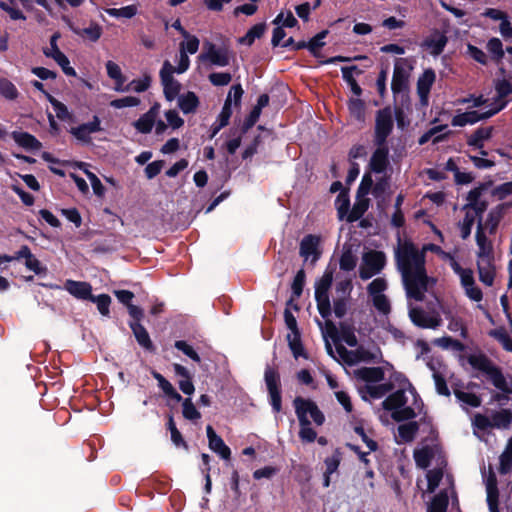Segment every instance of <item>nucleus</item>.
Masks as SVG:
<instances>
[{
    "instance_id": "1",
    "label": "nucleus",
    "mask_w": 512,
    "mask_h": 512,
    "mask_svg": "<svg viewBox=\"0 0 512 512\" xmlns=\"http://www.w3.org/2000/svg\"><path fill=\"white\" fill-rule=\"evenodd\" d=\"M431 251L442 253L441 247L435 244H426L419 250L411 241L399 238L395 249V261L401 274L407 297L422 301L425 293L435 284L433 278L428 277L425 268V253Z\"/></svg>"
},
{
    "instance_id": "2",
    "label": "nucleus",
    "mask_w": 512,
    "mask_h": 512,
    "mask_svg": "<svg viewBox=\"0 0 512 512\" xmlns=\"http://www.w3.org/2000/svg\"><path fill=\"white\" fill-rule=\"evenodd\" d=\"M409 393L416 397L415 390L409 386L408 390L400 389L390 394L382 403L385 410L391 411V416L395 421L410 420L416 417V412L411 406H407Z\"/></svg>"
},
{
    "instance_id": "3",
    "label": "nucleus",
    "mask_w": 512,
    "mask_h": 512,
    "mask_svg": "<svg viewBox=\"0 0 512 512\" xmlns=\"http://www.w3.org/2000/svg\"><path fill=\"white\" fill-rule=\"evenodd\" d=\"M336 352L343 362L346 365L354 366L359 363H371L378 362L382 353L379 347L372 345L370 346H356L354 350H348L343 345L336 346Z\"/></svg>"
},
{
    "instance_id": "4",
    "label": "nucleus",
    "mask_w": 512,
    "mask_h": 512,
    "mask_svg": "<svg viewBox=\"0 0 512 512\" xmlns=\"http://www.w3.org/2000/svg\"><path fill=\"white\" fill-rule=\"evenodd\" d=\"M334 270L327 268L320 279L315 283V300L319 314L327 319L331 315L329 290L333 282Z\"/></svg>"
},
{
    "instance_id": "5",
    "label": "nucleus",
    "mask_w": 512,
    "mask_h": 512,
    "mask_svg": "<svg viewBox=\"0 0 512 512\" xmlns=\"http://www.w3.org/2000/svg\"><path fill=\"white\" fill-rule=\"evenodd\" d=\"M386 262V255L382 251L369 250L364 252L359 267V277L362 280H368L380 274L385 268Z\"/></svg>"
},
{
    "instance_id": "6",
    "label": "nucleus",
    "mask_w": 512,
    "mask_h": 512,
    "mask_svg": "<svg viewBox=\"0 0 512 512\" xmlns=\"http://www.w3.org/2000/svg\"><path fill=\"white\" fill-rule=\"evenodd\" d=\"M388 288L384 277H377L367 286V292L372 299L373 306L382 315L387 316L391 312V303L384 292Z\"/></svg>"
},
{
    "instance_id": "7",
    "label": "nucleus",
    "mask_w": 512,
    "mask_h": 512,
    "mask_svg": "<svg viewBox=\"0 0 512 512\" xmlns=\"http://www.w3.org/2000/svg\"><path fill=\"white\" fill-rule=\"evenodd\" d=\"M492 188L491 182L481 183L474 189L470 190L467 194V203L462 207V211H469L473 214L482 217L483 213L487 209L488 201L486 194Z\"/></svg>"
},
{
    "instance_id": "8",
    "label": "nucleus",
    "mask_w": 512,
    "mask_h": 512,
    "mask_svg": "<svg viewBox=\"0 0 512 512\" xmlns=\"http://www.w3.org/2000/svg\"><path fill=\"white\" fill-rule=\"evenodd\" d=\"M159 113L160 104L154 103L146 113L133 123V126L142 134L150 133L153 127H155V133L161 135L166 131L167 125L162 120L156 121Z\"/></svg>"
},
{
    "instance_id": "9",
    "label": "nucleus",
    "mask_w": 512,
    "mask_h": 512,
    "mask_svg": "<svg viewBox=\"0 0 512 512\" xmlns=\"http://www.w3.org/2000/svg\"><path fill=\"white\" fill-rule=\"evenodd\" d=\"M293 404L299 421H310L309 419H311L318 426L324 423L325 417L315 402L296 397Z\"/></svg>"
},
{
    "instance_id": "10",
    "label": "nucleus",
    "mask_w": 512,
    "mask_h": 512,
    "mask_svg": "<svg viewBox=\"0 0 512 512\" xmlns=\"http://www.w3.org/2000/svg\"><path fill=\"white\" fill-rule=\"evenodd\" d=\"M174 73V66L168 60L164 61L159 76L164 96L169 102L175 100L180 95L181 90V84L173 77Z\"/></svg>"
},
{
    "instance_id": "11",
    "label": "nucleus",
    "mask_w": 512,
    "mask_h": 512,
    "mask_svg": "<svg viewBox=\"0 0 512 512\" xmlns=\"http://www.w3.org/2000/svg\"><path fill=\"white\" fill-rule=\"evenodd\" d=\"M61 35L59 32H55L50 38L49 46L43 48V54L47 58L53 59L62 69L67 76H76L75 69L70 65V61L67 56L60 51L58 47V40Z\"/></svg>"
},
{
    "instance_id": "12",
    "label": "nucleus",
    "mask_w": 512,
    "mask_h": 512,
    "mask_svg": "<svg viewBox=\"0 0 512 512\" xmlns=\"http://www.w3.org/2000/svg\"><path fill=\"white\" fill-rule=\"evenodd\" d=\"M506 106L505 102H502L500 104H497L495 107H491L489 110L480 112V111H467L463 113H459L455 115L452 120L451 124L452 126H459L463 127L466 125H472L477 123L480 120L490 118L491 116L495 115L499 111H501Z\"/></svg>"
},
{
    "instance_id": "13",
    "label": "nucleus",
    "mask_w": 512,
    "mask_h": 512,
    "mask_svg": "<svg viewBox=\"0 0 512 512\" xmlns=\"http://www.w3.org/2000/svg\"><path fill=\"white\" fill-rule=\"evenodd\" d=\"M456 274L460 278V283L464 289L465 295L474 302H481L483 299V293L481 289L476 285L473 271L469 268L458 267L455 264Z\"/></svg>"
},
{
    "instance_id": "14",
    "label": "nucleus",
    "mask_w": 512,
    "mask_h": 512,
    "mask_svg": "<svg viewBox=\"0 0 512 512\" xmlns=\"http://www.w3.org/2000/svg\"><path fill=\"white\" fill-rule=\"evenodd\" d=\"M414 460L419 468L425 469L433 462L437 465H446L441 451L437 446H423L414 451Z\"/></svg>"
},
{
    "instance_id": "15",
    "label": "nucleus",
    "mask_w": 512,
    "mask_h": 512,
    "mask_svg": "<svg viewBox=\"0 0 512 512\" xmlns=\"http://www.w3.org/2000/svg\"><path fill=\"white\" fill-rule=\"evenodd\" d=\"M264 379L269 392L271 406L278 413L282 408L279 374L273 368L267 367Z\"/></svg>"
},
{
    "instance_id": "16",
    "label": "nucleus",
    "mask_w": 512,
    "mask_h": 512,
    "mask_svg": "<svg viewBox=\"0 0 512 512\" xmlns=\"http://www.w3.org/2000/svg\"><path fill=\"white\" fill-rule=\"evenodd\" d=\"M393 129V118L388 108L378 111L375 124V144H386V139Z\"/></svg>"
},
{
    "instance_id": "17",
    "label": "nucleus",
    "mask_w": 512,
    "mask_h": 512,
    "mask_svg": "<svg viewBox=\"0 0 512 512\" xmlns=\"http://www.w3.org/2000/svg\"><path fill=\"white\" fill-rule=\"evenodd\" d=\"M446 465H437L426 474L427 491L433 493L440 485L443 489H451L453 492V479L452 476L444 472Z\"/></svg>"
},
{
    "instance_id": "18",
    "label": "nucleus",
    "mask_w": 512,
    "mask_h": 512,
    "mask_svg": "<svg viewBox=\"0 0 512 512\" xmlns=\"http://www.w3.org/2000/svg\"><path fill=\"white\" fill-rule=\"evenodd\" d=\"M320 243L321 238L317 235L309 234L304 236L300 242V256L305 261L310 260L312 264H315L321 255Z\"/></svg>"
},
{
    "instance_id": "19",
    "label": "nucleus",
    "mask_w": 512,
    "mask_h": 512,
    "mask_svg": "<svg viewBox=\"0 0 512 512\" xmlns=\"http://www.w3.org/2000/svg\"><path fill=\"white\" fill-rule=\"evenodd\" d=\"M507 208V204H499L495 206L489 211L484 222L482 221V217L479 218L477 226H481L484 232L488 233L489 235H494Z\"/></svg>"
},
{
    "instance_id": "20",
    "label": "nucleus",
    "mask_w": 512,
    "mask_h": 512,
    "mask_svg": "<svg viewBox=\"0 0 512 512\" xmlns=\"http://www.w3.org/2000/svg\"><path fill=\"white\" fill-rule=\"evenodd\" d=\"M199 59L219 67H224L229 64V55L227 50L217 48L212 43L205 44V51L200 54Z\"/></svg>"
},
{
    "instance_id": "21",
    "label": "nucleus",
    "mask_w": 512,
    "mask_h": 512,
    "mask_svg": "<svg viewBox=\"0 0 512 512\" xmlns=\"http://www.w3.org/2000/svg\"><path fill=\"white\" fill-rule=\"evenodd\" d=\"M101 131V121L98 116H93L91 122L81 124L70 129V133L84 144L91 143V135Z\"/></svg>"
},
{
    "instance_id": "22",
    "label": "nucleus",
    "mask_w": 512,
    "mask_h": 512,
    "mask_svg": "<svg viewBox=\"0 0 512 512\" xmlns=\"http://www.w3.org/2000/svg\"><path fill=\"white\" fill-rule=\"evenodd\" d=\"M436 80V74L433 69L428 68L419 76L417 80V94L422 106L429 103V94Z\"/></svg>"
},
{
    "instance_id": "23",
    "label": "nucleus",
    "mask_w": 512,
    "mask_h": 512,
    "mask_svg": "<svg viewBox=\"0 0 512 512\" xmlns=\"http://www.w3.org/2000/svg\"><path fill=\"white\" fill-rule=\"evenodd\" d=\"M475 241L477 246V259L495 258L493 242L489 238V234L484 232L481 226L476 227Z\"/></svg>"
},
{
    "instance_id": "24",
    "label": "nucleus",
    "mask_w": 512,
    "mask_h": 512,
    "mask_svg": "<svg viewBox=\"0 0 512 512\" xmlns=\"http://www.w3.org/2000/svg\"><path fill=\"white\" fill-rule=\"evenodd\" d=\"M486 492L490 512H512V508L507 502L499 506L497 481L494 475H491L486 481Z\"/></svg>"
},
{
    "instance_id": "25",
    "label": "nucleus",
    "mask_w": 512,
    "mask_h": 512,
    "mask_svg": "<svg viewBox=\"0 0 512 512\" xmlns=\"http://www.w3.org/2000/svg\"><path fill=\"white\" fill-rule=\"evenodd\" d=\"M409 317L413 324L421 328L436 329L441 324L439 315H430L421 308H411Z\"/></svg>"
},
{
    "instance_id": "26",
    "label": "nucleus",
    "mask_w": 512,
    "mask_h": 512,
    "mask_svg": "<svg viewBox=\"0 0 512 512\" xmlns=\"http://www.w3.org/2000/svg\"><path fill=\"white\" fill-rule=\"evenodd\" d=\"M408 77L409 67L407 65V60L403 58L397 59L394 64L393 78L391 83V88L394 93H399L406 87Z\"/></svg>"
},
{
    "instance_id": "27",
    "label": "nucleus",
    "mask_w": 512,
    "mask_h": 512,
    "mask_svg": "<svg viewBox=\"0 0 512 512\" xmlns=\"http://www.w3.org/2000/svg\"><path fill=\"white\" fill-rule=\"evenodd\" d=\"M477 270L480 281L492 286L496 275L495 258L477 259Z\"/></svg>"
},
{
    "instance_id": "28",
    "label": "nucleus",
    "mask_w": 512,
    "mask_h": 512,
    "mask_svg": "<svg viewBox=\"0 0 512 512\" xmlns=\"http://www.w3.org/2000/svg\"><path fill=\"white\" fill-rule=\"evenodd\" d=\"M206 433L209 442V448L224 460H229L231 456V450L225 444L223 439L216 434L212 426L208 425L206 427Z\"/></svg>"
},
{
    "instance_id": "29",
    "label": "nucleus",
    "mask_w": 512,
    "mask_h": 512,
    "mask_svg": "<svg viewBox=\"0 0 512 512\" xmlns=\"http://www.w3.org/2000/svg\"><path fill=\"white\" fill-rule=\"evenodd\" d=\"M389 149L386 144L377 145V149L371 156L370 168L374 173H383L389 165Z\"/></svg>"
},
{
    "instance_id": "30",
    "label": "nucleus",
    "mask_w": 512,
    "mask_h": 512,
    "mask_svg": "<svg viewBox=\"0 0 512 512\" xmlns=\"http://www.w3.org/2000/svg\"><path fill=\"white\" fill-rule=\"evenodd\" d=\"M64 289L77 299L90 300L92 296V286L88 282L67 280Z\"/></svg>"
},
{
    "instance_id": "31",
    "label": "nucleus",
    "mask_w": 512,
    "mask_h": 512,
    "mask_svg": "<svg viewBox=\"0 0 512 512\" xmlns=\"http://www.w3.org/2000/svg\"><path fill=\"white\" fill-rule=\"evenodd\" d=\"M355 379L365 383H378L384 379V371L381 367H362L354 372Z\"/></svg>"
},
{
    "instance_id": "32",
    "label": "nucleus",
    "mask_w": 512,
    "mask_h": 512,
    "mask_svg": "<svg viewBox=\"0 0 512 512\" xmlns=\"http://www.w3.org/2000/svg\"><path fill=\"white\" fill-rule=\"evenodd\" d=\"M177 105L184 114H193L197 111L200 100L196 93L188 91L177 97Z\"/></svg>"
},
{
    "instance_id": "33",
    "label": "nucleus",
    "mask_w": 512,
    "mask_h": 512,
    "mask_svg": "<svg viewBox=\"0 0 512 512\" xmlns=\"http://www.w3.org/2000/svg\"><path fill=\"white\" fill-rule=\"evenodd\" d=\"M12 138L17 145L27 151H38L42 148L41 142L27 132L14 131Z\"/></svg>"
},
{
    "instance_id": "34",
    "label": "nucleus",
    "mask_w": 512,
    "mask_h": 512,
    "mask_svg": "<svg viewBox=\"0 0 512 512\" xmlns=\"http://www.w3.org/2000/svg\"><path fill=\"white\" fill-rule=\"evenodd\" d=\"M487 377L498 390L512 394V378L503 375L500 369L496 367Z\"/></svg>"
},
{
    "instance_id": "35",
    "label": "nucleus",
    "mask_w": 512,
    "mask_h": 512,
    "mask_svg": "<svg viewBox=\"0 0 512 512\" xmlns=\"http://www.w3.org/2000/svg\"><path fill=\"white\" fill-rule=\"evenodd\" d=\"M495 89L497 92V99L491 104V107H495L497 104L507 101L504 100L506 97L512 94V76H503L498 79L495 83Z\"/></svg>"
},
{
    "instance_id": "36",
    "label": "nucleus",
    "mask_w": 512,
    "mask_h": 512,
    "mask_svg": "<svg viewBox=\"0 0 512 512\" xmlns=\"http://www.w3.org/2000/svg\"><path fill=\"white\" fill-rule=\"evenodd\" d=\"M105 66L108 77L115 83L114 90L116 92L123 93V86L125 84L126 78L123 75L120 66L113 61H107Z\"/></svg>"
},
{
    "instance_id": "37",
    "label": "nucleus",
    "mask_w": 512,
    "mask_h": 512,
    "mask_svg": "<svg viewBox=\"0 0 512 512\" xmlns=\"http://www.w3.org/2000/svg\"><path fill=\"white\" fill-rule=\"evenodd\" d=\"M453 493L454 491L451 492V489H442L431 501L428 512H446L449 495Z\"/></svg>"
},
{
    "instance_id": "38",
    "label": "nucleus",
    "mask_w": 512,
    "mask_h": 512,
    "mask_svg": "<svg viewBox=\"0 0 512 512\" xmlns=\"http://www.w3.org/2000/svg\"><path fill=\"white\" fill-rule=\"evenodd\" d=\"M447 38L442 34H434L424 42V47L430 54L437 56L445 48Z\"/></svg>"
},
{
    "instance_id": "39",
    "label": "nucleus",
    "mask_w": 512,
    "mask_h": 512,
    "mask_svg": "<svg viewBox=\"0 0 512 512\" xmlns=\"http://www.w3.org/2000/svg\"><path fill=\"white\" fill-rule=\"evenodd\" d=\"M152 78L149 74H143L142 77L138 79H133L127 85L124 84L123 92H136L142 93L147 91L151 86Z\"/></svg>"
},
{
    "instance_id": "40",
    "label": "nucleus",
    "mask_w": 512,
    "mask_h": 512,
    "mask_svg": "<svg viewBox=\"0 0 512 512\" xmlns=\"http://www.w3.org/2000/svg\"><path fill=\"white\" fill-rule=\"evenodd\" d=\"M152 376L157 380L158 386L161 388L163 393L175 400L176 402L182 401V396L175 390L173 385L166 380L160 373L153 371Z\"/></svg>"
},
{
    "instance_id": "41",
    "label": "nucleus",
    "mask_w": 512,
    "mask_h": 512,
    "mask_svg": "<svg viewBox=\"0 0 512 512\" xmlns=\"http://www.w3.org/2000/svg\"><path fill=\"white\" fill-rule=\"evenodd\" d=\"M464 217L458 222V229L460 231V237L465 240L467 239L472 231L476 219L479 220V216L469 211H463Z\"/></svg>"
},
{
    "instance_id": "42",
    "label": "nucleus",
    "mask_w": 512,
    "mask_h": 512,
    "mask_svg": "<svg viewBox=\"0 0 512 512\" xmlns=\"http://www.w3.org/2000/svg\"><path fill=\"white\" fill-rule=\"evenodd\" d=\"M492 427L506 429L512 423V412L508 409H501L491 415Z\"/></svg>"
},
{
    "instance_id": "43",
    "label": "nucleus",
    "mask_w": 512,
    "mask_h": 512,
    "mask_svg": "<svg viewBox=\"0 0 512 512\" xmlns=\"http://www.w3.org/2000/svg\"><path fill=\"white\" fill-rule=\"evenodd\" d=\"M130 327L139 345L147 350H151L153 346L146 329L138 322H131Z\"/></svg>"
},
{
    "instance_id": "44",
    "label": "nucleus",
    "mask_w": 512,
    "mask_h": 512,
    "mask_svg": "<svg viewBox=\"0 0 512 512\" xmlns=\"http://www.w3.org/2000/svg\"><path fill=\"white\" fill-rule=\"evenodd\" d=\"M492 135V127L477 129L468 139V145L477 149L483 148V143Z\"/></svg>"
},
{
    "instance_id": "45",
    "label": "nucleus",
    "mask_w": 512,
    "mask_h": 512,
    "mask_svg": "<svg viewBox=\"0 0 512 512\" xmlns=\"http://www.w3.org/2000/svg\"><path fill=\"white\" fill-rule=\"evenodd\" d=\"M46 97L48 99V101L51 103L52 107H53V110L56 114V117L62 121H73V115L72 113L68 110L67 106L65 104H63L62 102L58 101L57 99H55L53 96H51L50 94H46Z\"/></svg>"
},
{
    "instance_id": "46",
    "label": "nucleus",
    "mask_w": 512,
    "mask_h": 512,
    "mask_svg": "<svg viewBox=\"0 0 512 512\" xmlns=\"http://www.w3.org/2000/svg\"><path fill=\"white\" fill-rule=\"evenodd\" d=\"M287 342L288 346L294 356V358L298 359L299 357L307 358V354L305 352V349L303 347L302 341H301V334H287Z\"/></svg>"
},
{
    "instance_id": "47",
    "label": "nucleus",
    "mask_w": 512,
    "mask_h": 512,
    "mask_svg": "<svg viewBox=\"0 0 512 512\" xmlns=\"http://www.w3.org/2000/svg\"><path fill=\"white\" fill-rule=\"evenodd\" d=\"M75 32L84 39H87L91 42H96L100 39L103 30L99 24L92 22L87 27Z\"/></svg>"
},
{
    "instance_id": "48",
    "label": "nucleus",
    "mask_w": 512,
    "mask_h": 512,
    "mask_svg": "<svg viewBox=\"0 0 512 512\" xmlns=\"http://www.w3.org/2000/svg\"><path fill=\"white\" fill-rule=\"evenodd\" d=\"M265 32V24L259 23L251 27L247 33L239 39L241 44L250 46L256 39H259Z\"/></svg>"
},
{
    "instance_id": "49",
    "label": "nucleus",
    "mask_w": 512,
    "mask_h": 512,
    "mask_svg": "<svg viewBox=\"0 0 512 512\" xmlns=\"http://www.w3.org/2000/svg\"><path fill=\"white\" fill-rule=\"evenodd\" d=\"M418 431L416 422H408L398 426V437L402 442H410L414 439Z\"/></svg>"
},
{
    "instance_id": "50",
    "label": "nucleus",
    "mask_w": 512,
    "mask_h": 512,
    "mask_svg": "<svg viewBox=\"0 0 512 512\" xmlns=\"http://www.w3.org/2000/svg\"><path fill=\"white\" fill-rule=\"evenodd\" d=\"M0 95L5 99L12 101L18 97L19 92L10 80L0 77Z\"/></svg>"
},
{
    "instance_id": "51",
    "label": "nucleus",
    "mask_w": 512,
    "mask_h": 512,
    "mask_svg": "<svg viewBox=\"0 0 512 512\" xmlns=\"http://www.w3.org/2000/svg\"><path fill=\"white\" fill-rule=\"evenodd\" d=\"M105 12L115 18H126L130 19L137 13V7L135 5H128L121 8H108Z\"/></svg>"
},
{
    "instance_id": "52",
    "label": "nucleus",
    "mask_w": 512,
    "mask_h": 512,
    "mask_svg": "<svg viewBox=\"0 0 512 512\" xmlns=\"http://www.w3.org/2000/svg\"><path fill=\"white\" fill-rule=\"evenodd\" d=\"M348 109L350 115L358 121L364 120L365 106L364 102L359 98H352L349 100Z\"/></svg>"
},
{
    "instance_id": "53",
    "label": "nucleus",
    "mask_w": 512,
    "mask_h": 512,
    "mask_svg": "<svg viewBox=\"0 0 512 512\" xmlns=\"http://www.w3.org/2000/svg\"><path fill=\"white\" fill-rule=\"evenodd\" d=\"M183 417L190 421H197L201 418V413L196 409L191 398H186L182 402Z\"/></svg>"
},
{
    "instance_id": "54",
    "label": "nucleus",
    "mask_w": 512,
    "mask_h": 512,
    "mask_svg": "<svg viewBox=\"0 0 512 512\" xmlns=\"http://www.w3.org/2000/svg\"><path fill=\"white\" fill-rule=\"evenodd\" d=\"M470 363L474 368L482 371L487 376L496 368V366L484 356L472 357Z\"/></svg>"
},
{
    "instance_id": "55",
    "label": "nucleus",
    "mask_w": 512,
    "mask_h": 512,
    "mask_svg": "<svg viewBox=\"0 0 512 512\" xmlns=\"http://www.w3.org/2000/svg\"><path fill=\"white\" fill-rule=\"evenodd\" d=\"M470 363L474 368L482 371L487 376L496 368V366L484 356L472 357Z\"/></svg>"
},
{
    "instance_id": "56",
    "label": "nucleus",
    "mask_w": 512,
    "mask_h": 512,
    "mask_svg": "<svg viewBox=\"0 0 512 512\" xmlns=\"http://www.w3.org/2000/svg\"><path fill=\"white\" fill-rule=\"evenodd\" d=\"M90 301L96 303L97 309L103 316H108L110 313L111 297L107 294H100L98 296H91Z\"/></svg>"
},
{
    "instance_id": "57",
    "label": "nucleus",
    "mask_w": 512,
    "mask_h": 512,
    "mask_svg": "<svg viewBox=\"0 0 512 512\" xmlns=\"http://www.w3.org/2000/svg\"><path fill=\"white\" fill-rule=\"evenodd\" d=\"M299 437L303 442L312 443L317 437L316 431L311 427L310 421H299Z\"/></svg>"
},
{
    "instance_id": "58",
    "label": "nucleus",
    "mask_w": 512,
    "mask_h": 512,
    "mask_svg": "<svg viewBox=\"0 0 512 512\" xmlns=\"http://www.w3.org/2000/svg\"><path fill=\"white\" fill-rule=\"evenodd\" d=\"M512 470V438L500 457V472L505 474Z\"/></svg>"
},
{
    "instance_id": "59",
    "label": "nucleus",
    "mask_w": 512,
    "mask_h": 512,
    "mask_svg": "<svg viewBox=\"0 0 512 512\" xmlns=\"http://www.w3.org/2000/svg\"><path fill=\"white\" fill-rule=\"evenodd\" d=\"M490 335L494 337L505 350L512 352V340L505 329H494L490 332Z\"/></svg>"
},
{
    "instance_id": "60",
    "label": "nucleus",
    "mask_w": 512,
    "mask_h": 512,
    "mask_svg": "<svg viewBox=\"0 0 512 512\" xmlns=\"http://www.w3.org/2000/svg\"><path fill=\"white\" fill-rule=\"evenodd\" d=\"M340 339L350 347H356L358 345V339L355 331L352 327L347 325H341L340 327Z\"/></svg>"
},
{
    "instance_id": "61",
    "label": "nucleus",
    "mask_w": 512,
    "mask_h": 512,
    "mask_svg": "<svg viewBox=\"0 0 512 512\" xmlns=\"http://www.w3.org/2000/svg\"><path fill=\"white\" fill-rule=\"evenodd\" d=\"M141 103V100L135 96H125L123 98L115 99L110 102V106L116 109H122L127 107H137Z\"/></svg>"
},
{
    "instance_id": "62",
    "label": "nucleus",
    "mask_w": 512,
    "mask_h": 512,
    "mask_svg": "<svg viewBox=\"0 0 512 512\" xmlns=\"http://www.w3.org/2000/svg\"><path fill=\"white\" fill-rule=\"evenodd\" d=\"M456 398L463 404L470 407H479L481 405V399L473 393L455 391Z\"/></svg>"
},
{
    "instance_id": "63",
    "label": "nucleus",
    "mask_w": 512,
    "mask_h": 512,
    "mask_svg": "<svg viewBox=\"0 0 512 512\" xmlns=\"http://www.w3.org/2000/svg\"><path fill=\"white\" fill-rule=\"evenodd\" d=\"M357 264V258L352 251H344L340 257V269L344 271H352Z\"/></svg>"
},
{
    "instance_id": "64",
    "label": "nucleus",
    "mask_w": 512,
    "mask_h": 512,
    "mask_svg": "<svg viewBox=\"0 0 512 512\" xmlns=\"http://www.w3.org/2000/svg\"><path fill=\"white\" fill-rule=\"evenodd\" d=\"M164 116L167 121V123H165L167 125V128L170 127L173 130H176L184 125V120L180 117L179 113L174 109L167 110L164 113Z\"/></svg>"
}]
</instances>
